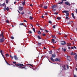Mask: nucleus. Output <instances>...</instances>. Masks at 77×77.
Listing matches in <instances>:
<instances>
[{"label": "nucleus", "mask_w": 77, "mask_h": 77, "mask_svg": "<svg viewBox=\"0 0 77 77\" xmlns=\"http://www.w3.org/2000/svg\"><path fill=\"white\" fill-rule=\"evenodd\" d=\"M71 55H74V57L75 58V60H77V54L76 53H73V52H72L71 54Z\"/></svg>", "instance_id": "obj_1"}, {"label": "nucleus", "mask_w": 77, "mask_h": 77, "mask_svg": "<svg viewBox=\"0 0 77 77\" xmlns=\"http://www.w3.org/2000/svg\"><path fill=\"white\" fill-rule=\"evenodd\" d=\"M69 11H66L65 10H64L62 12V13H65V14H66V17H68L69 16V13H68Z\"/></svg>", "instance_id": "obj_2"}, {"label": "nucleus", "mask_w": 77, "mask_h": 77, "mask_svg": "<svg viewBox=\"0 0 77 77\" xmlns=\"http://www.w3.org/2000/svg\"><path fill=\"white\" fill-rule=\"evenodd\" d=\"M15 65L18 66H20V67H21V66H24L23 64L20 63L17 64H15Z\"/></svg>", "instance_id": "obj_3"}, {"label": "nucleus", "mask_w": 77, "mask_h": 77, "mask_svg": "<svg viewBox=\"0 0 77 77\" xmlns=\"http://www.w3.org/2000/svg\"><path fill=\"white\" fill-rule=\"evenodd\" d=\"M54 60L55 62H57L58 61V62H60V59H59L58 58H57L55 59Z\"/></svg>", "instance_id": "obj_4"}, {"label": "nucleus", "mask_w": 77, "mask_h": 77, "mask_svg": "<svg viewBox=\"0 0 77 77\" xmlns=\"http://www.w3.org/2000/svg\"><path fill=\"white\" fill-rule=\"evenodd\" d=\"M62 42H63L61 43V44L62 45H66V42L64 41H62Z\"/></svg>", "instance_id": "obj_5"}, {"label": "nucleus", "mask_w": 77, "mask_h": 77, "mask_svg": "<svg viewBox=\"0 0 77 77\" xmlns=\"http://www.w3.org/2000/svg\"><path fill=\"white\" fill-rule=\"evenodd\" d=\"M65 55H66V56H67V60H70V59H71V57L70 56H68L67 54H66Z\"/></svg>", "instance_id": "obj_6"}, {"label": "nucleus", "mask_w": 77, "mask_h": 77, "mask_svg": "<svg viewBox=\"0 0 77 77\" xmlns=\"http://www.w3.org/2000/svg\"><path fill=\"white\" fill-rule=\"evenodd\" d=\"M65 4L66 5H69V6H70V4L69 2H65Z\"/></svg>", "instance_id": "obj_7"}, {"label": "nucleus", "mask_w": 77, "mask_h": 77, "mask_svg": "<svg viewBox=\"0 0 77 77\" xmlns=\"http://www.w3.org/2000/svg\"><path fill=\"white\" fill-rule=\"evenodd\" d=\"M19 9L20 11H22V10H23V7L19 6Z\"/></svg>", "instance_id": "obj_8"}, {"label": "nucleus", "mask_w": 77, "mask_h": 77, "mask_svg": "<svg viewBox=\"0 0 77 77\" xmlns=\"http://www.w3.org/2000/svg\"><path fill=\"white\" fill-rule=\"evenodd\" d=\"M4 42V38H0V42L2 43Z\"/></svg>", "instance_id": "obj_9"}, {"label": "nucleus", "mask_w": 77, "mask_h": 77, "mask_svg": "<svg viewBox=\"0 0 77 77\" xmlns=\"http://www.w3.org/2000/svg\"><path fill=\"white\" fill-rule=\"evenodd\" d=\"M3 32H2V33H1L0 34V36H1L2 37V38H4V36L3 35Z\"/></svg>", "instance_id": "obj_10"}, {"label": "nucleus", "mask_w": 77, "mask_h": 77, "mask_svg": "<svg viewBox=\"0 0 77 77\" xmlns=\"http://www.w3.org/2000/svg\"><path fill=\"white\" fill-rule=\"evenodd\" d=\"M56 7H57V5H53L52 6L51 8L52 9H54V8H56Z\"/></svg>", "instance_id": "obj_11"}, {"label": "nucleus", "mask_w": 77, "mask_h": 77, "mask_svg": "<svg viewBox=\"0 0 77 77\" xmlns=\"http://www.w3.org/2000/svg\"><path fill=\"white\" fill-rule=\"evenodd\" d=\"M51 57L53 58L55 57H56V54H52Z\"/></svg>", "instance_id": "obj_12"}, {"label": "nucleus", "mask_w": 77, "mask_h": 77, "mask_svg": "<svg viewBox=\"0 0 77 77\" xmlns=\"http://www.w3.org/2000/svg\"><path fill=\"white\" fill-rule=\"evenodd\" d=\"M14 58L15 60H18V58L16 56V55H14Z\"/></svg>", "instance_id": "obj_13"}, {"label": "nucleus", "mask_w": 77, "mask_h": 77, "mask_svg": "<svg viewBox=\"0 0 77 77\" xmlns=\"http://www.w3.org/2000/svg\"><path fill=\"white\" fill-rule=\"evenodd\" d=\"M63 3V1H62V0L61 2H59L58 3V4H60H60H62Z\"/></svg>", "instance_id": "obj_14"}, {"label": "nucleus", "mask_w": 77, "mask_h": 77, "mask_svg": "<svg viewBox=\"0 0 77 77\" xmlns=\"http://www.w3.org/2000/svg\"><path fill=\"white\" fill-rule=\"evenodd\" d=\"M72 17H73L74 19H75V17H74V14L72 13Z\"/></svg>", "instance_id": "obj_15"}, {"label": "nucleus", "mask_w": 77, "mask_h": 77, "mask_svg": "<svg viewBox=\"0 0 77 77\" xmlns=\"http://www.w3.org/2000/svg\"><path fill=\"white\" fill-rule=\"evenodd\" d=\"M24 68L25 69H27L28 68V67L27 66H24Z\"/></svg>", "instance_id": "obj_16"}, {"label": "nucleus", "mask_w": 77, "mask_h": 77, "mask_svg": "<svg viewBox=\"0 0 77 77\" xmlns=\"http://www.w3.org/2000/svg\"><path fill=\"white\" fill-rule=\"evenodd\" d=\"M5 3H4L2 4L1 3H0V6H5Z\"/></svg>", "instance_id": "obj_17"}, {"label": "nucleus", "mask_w": 77, "mask_h": 77, "mask_svg": "<svg viewBox=\"0 0 77 77\" xmlns=\"http://www.w3.org/2000/svg\"><path fill=\"white\" fill-rule=\"evenodd\" d=\"M22 4L23 6H24V5H25V4H26V2H25V1H24L22 3Z\"/></svg>", "instance_id": "obj_18"}, {"label": "nucleus", "mask_w": 77, "mask_h": 77, "mask_svg": "<svg viewBox=\"0 0 77 77\" xmlns=\"http://www.w3.org/2000/svg\"><path fill=\"white\" fill-rule=\"evenodd\" d=\"M53 53V52L51 51H50L49 52V53L50 54H52Z\"/></svg>", "instance_id": "obj_19"}, {"label": "nucleus", "mask_w": 77, "mask_h": 77, "mask_svg": "<svg viewBox=\"0 0 77 77\" xmlns=\"http://www.w3.org/2000/svg\"><path fill=\"white\" fill-rule=\"evenodd\" d=\"M51 60H52V61H53V62H54V59L52 57H51Z\"/></svg>", "instance_id": "obj_20"}, {"label": "nucleus", "mask_w": 77, "mask_h": 77, "mask_svg": "<svg viewBox=\"0 0 77 77\" xmlns=\"http://www.w3.org/2000/svg\"><path fill=\"white\" fill-rule=\"evenodd\" d=\"M37 38L38 39H41V37L39 35H38L37 36Z\"/></svg>", "instance_id": "obj_21"}, {"label": "nucleus", "mask_w": 77, "mask_h": 77, "mask_svg": "<svg viewBox=\"0 0 77 77\" xmlns=\"http://www.w3.org/2000/svg\"><path fill=\"white\" fill-rule=\"evenodd\" d=\"M29 19L30 20H33V17L32 16H30L29 17Z\"/></svg>", "instance_id": "obj_22"}, {"label": "nucleus", "mask_w": 77, "mask_h": 77, "mask_svg": "<svg viewBox=\"0 0 77 77\" xmlns=\"http://www.w3.org/2000/svg\"><path fill=\"white\" fill-rule=\"evenodd\" d=\"M38 35H40V34H41V32L40 31H38Z\"/></svg>", "instance_id": "obj_23"}, {"label": "nucleus", "mask_w": 77, "mask_h": 77, "mask_svg": "<svg viewBox=\"0 0 77 77\" xmlns=\"http://www.w3.org/2000/svg\"><path fill=\"white\" fill-rule=\"evenodd\" d=\"M27 65H30V66H32V67L33 68V66L32 65L30 64H27Z\"/></svg>", "instance_id": "obj_24"}, {"label": "nucleus", "mask_w": 77, "mask_h": 77, "mask_svg": "<svg viewBox=\"0 0 77 77\" xmlns=\"http://www.w3.org/2000/svg\"><path fill=\"white\" fill-rule=\"evenodd\" d=\"M57 20H60V19H61V17H57Z\"/></svg>", "instance_id": "obj_25"}, {"label": "nucleus", "mask_w": 77, "mask_h": 77, "mask_svg": "<svg viewBox=\"0 0 77 77\" xmlns=\"http://www.w3.org/2000/svg\"><path fill=\"white\" fill-rule=\"evenodd\" d=\"M6 22L7 23H8V24L9 23V22L8 21V20H6Z\"/></svg>", "instance_id": "obj_26"}, {"label": "nucleus", "mask_w": 77, "mask_h": 77, "mask_svg": "<svg viewBox=\"0 0 77 77\" xmlns=\"http://www.w3.org/2000/svg\"><path fill=\"white\" fill-rule=\"evenodd\" d=\"M1 54L2 56V57H3V58L4 59V60H5V56H4V55H3V54Z\"/></svg>", "instance_id": "obj_27"}, {"label": "nucleus", "mask_w": 77, "mask_h": 77, "mask_svg": "<svg viewBox=\"0 0 77 77\" xmlns=\"http://www.w3.org/2000/svg\"><path fill=\"white\" fill-rule=\"evenodd\" d=\"M47 6H44V9H47Z\"/></svg>", "instance_id": "obj_28"}, {"label": "nucleus", "mask_w": 77, "mask_h": 77, "mask_svg": "<svg viewBox=\"0 0 77 77\" xmlns=\"http://www.w3.org/2000/svg\"><path fill=\"white\" fill-rule=\"evenodd\" d=\"M0 52L1 53V54H3V51H2V50H1V51H0Z\"/></svg>", "instance_id": "obj_29"}, {"label": "nucleus", "mask_w": 77, "mask_h": 77, "mask_svg": "<svg viewBox=\"0 0 77 77\" xmlns=\"http://www.w3.org/2000/svg\"><path fill=\"white\" fill-rule=\"evenodd\" d=\"M10 56L11 57V58L12 59H13V58H14V57L12 56L11 55H10Z\"/></svg>", "instance_id": "obj_30"}, {"label": "nucleus", "mask_w": 77, "mask_h": 77, "mask_svg": "<svg viewBox=\"0 0 77 77\" xmlns=\"http://www.w3.org/2000/svg\"><path fill=\"white\" fill-rule=\"evenodd\" d=\"M38 45H41V43L38 42Z\"/></svg>", "instance_id": "obj_31"}, {"label": "nucleus", "mask_w": 77, "mask_h": 77, "mask_svg": "<svg viewBox=\"0 0 77 77\" xmlns=\"http://www.w3.org/2000/svg\"><path fill=\"white\" fill-rule=\"evenodd\" d=\"M9 7H7V8H6V10L7 11H9Z\"/></svg>", "instance_id": "obj_32"}, {"label": "nucleus", "mask_w": 77, "mask_h": 77, "mask_svg": "<svg viewBox=\"0 0 77 77\" xmlns=\"http://www.w3.org/2000/svg\"><path fill=\"white\" fill-rule=\"evenodd\" d=\"M20 26H23L24 25V23H20V24H19Z\"/></svg>", "instance_id": "obj_33"}, {"label": "nucleus", "mask_w": 77, "mask_h": 77, "mask_svg": "<svg viewBox=\"0 0 77 77\" xmlns=\"http://www.w3.org/2000/svg\"><path fill=\"white\" fill-rule=\"evenodd\" d=\"M32 30H33V31H34V32H35V28H33L32 29Z\"/></svg>", "instance_id": "obj_34"}, {"label": "nucleus", "mask_w": 77, "mask_h": 77, "mask_svg": "<svg viewBox=\"0 0 77 77\" xmlns=\"http://www.w3.org/2000/svg\"><path fill=\"white\" fill-rule=\"evenodd\" d=\"M48 23H50V24H51L52 23V22L50 20L49 21Z\"/></svg>", "instance_id": "obj_35"}, {"label": "nucleus", "mask_w": 77, "mask_h": 77, "mask_svg": "<svg viewBox=\"0 0 77 77\" xmlns=\"http://www.w3.org/2000/svg\"><path fill=\"white\" fill-rule=\"evenodd\" d=\"M67 46H68V47H70V44H69L68 43H67Z\"/></svg>", "instance_id": "obj_36"}, {"label": "nucleus", "mask_w": 77, "mask_h": 77, "mask_svg": "<svg viewBox=\"0 0 77 77\" xmlns=\"http://www.w3.org/2000/svg\"><path fill=\"white\" fill-rule=\"evenodd\" d=\"M6 57H8V56H9V54H6Z\"/></svg>", "instance_id": "obj_37"}, {"label": "nucleus", "mask_w": 77, "mask_h": 77, "mask_svg": "<svg viewBox=\"0 0 77 77\" xmlns=\"http://www.w3.org/2000/svg\"><path fill=\"white\" fill-rule=\"evenodd\" d=\"M29 31V32L30 34L31 33H32V31Z\"/></svg>", "instance_id": "obj_38"}, {"label": "nucleus", "mask_w": 77, "mask_h": 77, "mask_svg": "<svg viewBox=\"0 0 77 77\" xmlns=\"http://www.w3.org/2000/svg\"><path fill=\"white\" fill-rule=\"evenodd\" d=\"M42 35L43 36H45L46 35V34H42Z\"/></svg>", "instance_id": "obj_39"}, {"label": "nucleus", "mask_w": 77, "mask_h": 77, "mask_svg": "<svg viewBox=\"0 0 77 77\" xmlns=\"http://www.w3.org/2000/svg\"><path fill=\"white\" fill-rule=\"evenodd\" d=\"M53 29H55L56 28V26L54 25L53 26Z\"/></svg>", "instance_id": "obj_40"}, {"label": "nucleus", "mask_w": 77, "mask_h": 77, "mask_svg": "<svg viewBox=\"0 0 77 77\" xmlns=\"http://www.w3.org/2000/svg\"><path fill=\"white\" fill-rule=\"evenodd\" d=\"M56 9H52V11H56Z\"/></svg>", "instance_id": "obj_41"}, {"label": "nucleus", "mask_w": 77, "mask_h": 77, "mask_svg": "<svg viewBox=\"0 0 77 77\" xmlns=\"http://www.w3.org/2000/svg\"><path fill=\"white\" fill-rule=\"evenodd\" d=\"M54 14H55V15H57V14H58V13H54Z\"/></svg>", "instance_id": "obj_42"}, {"label": "nucleus", "mask_w": 77, "mask_h": 77, "mask_svg": "<svg viewBox=\"0 0 77 77\" xmlns=\"http://www.w3.org/2000/svg\"><path fill=\"white\" fill-rule=\"evenodd\" d=\"M66 20H68L69 19V18L68 17H66Z\"/></svg>", "instance_id": "obj_43"}, {"label": "nucleus", "mask_w": 77, "mask_h": 77, "mask_svg": "<svg viewBox=\"0 0 77 77\" xmlns=\"http://www.w3.org/2000/svg\"><path fill=\"white\" fill-rule=\"evenodd\" d=\"M40 8H42V4L40 5Z\"/></svg>", "instance_id": "obj_44"}, {"label": "nucleus", "mask_w": 77, "mask_h": 77, "mask_svg": "<svg viewBox=\"0 0 77 77\" xmlns=\"http://www.w3.org/2000/svg\"><path fill=\"white\" fill-rule=\"evenodd\" d=\"M40 30H42V31H43V30H44V29H42L41 28H40Z\"/></svg>", "instance_id": "obj_45"}, {"label": "nucleus", "mask_w": 77, "mask_h": 77, "mask_svg": "<svg viewBox=\"0 0 77 77\" xmlns=\"http://www.w3.org/2000/svg\"><path fill=\"white\" fill-rule=\"evenodd\" d=\"M68 24H71V22H68Z\"/></svg>", "instance_id": "obj_46"}, {"label": "nucleus", "mask_w": 77, "mask_h": 77, "mask_svg": "<svg viewBox=\"0 0 77 77\" xmlns=\"http://www.w3.org/2000/svg\"><path fill=\"white\" fill-rule=\"evenodd\" d=\"M45 31L46 33H48V31L47 29L45 30Z\"/></svg>", "instance_id": "obj_47"}, {"label": "nucleus", "mask_w": 77, "mask_h": 77, "mask_svg": "<svg viewBox=\"0 0 77 77\" xmlns=\"http://www.w3.org/2000/svg\"><path fill=\"white\" fill-rule=\"evenodd\" d=\"M63 69H64V70H66V67H65L64 68H63Z\"/></svg>", "instance_id": "obj_48"}, {"label": "nucleus", "mask_w": 77, "mask_h": 77, "mask_svg": "<svg viewBox=\"0 0 77 77\" xmlns=\"http://www.w3.org/2000/svg\"><path fill=\"white\" fill-rule=\"evenodd\" d=\"M63 68H65V65H63L62 66Z\"/></svg>", "instance_id": "obj_49"}, {"label": "nucleus", "mask_w": 77, "mask_h": 77, "mask_svg": "<svg viewBox=\"0 0 77 77\" xmlns=\"http://www.w3.org/2000/svg\"><path fill=\"white\" fill-rule=\"evenodd\" d=\"M52 37L54 38H56V37L54 35H52Z\"/></svg>", "instance_id": "obj_50"}, {"label": "nucleus", "mask_w": 77, "mask_h": 77, "mask_svg": "<svg viewBox=\"0 0 77 77\" xmlns=\"http://www.w3.org/2000/svg\"><path fill=\"white\" fill-rule=\"evenodd\" d=\"M11 38L12 39H14V38L13 36H12V37H11Z\"/></svg>", "instance_id": "obj_51"}, {"label": "nucleus", "mask_w": 77, "mask_h": 77, "mask_svg": "<svg viewBox=\"0 0 77 77\" xmlns=\"http://www.w3.org/2000/svg\"><path fill=\"white\" fill-rule=\"evenodd\" d=\"M9 2V1H8V0H6V3L8 4V2Z\"/></svg>", "instance_id": "obj_52"}, {"label": "nucleus", "mask_w": 77, "mask_h": 77, "mask_svg": "<svg viewBox=\"0 0 77 77\" xmlns=\"http://www.w3.org/2000/svg\"><path fill=\"white\" fill-rule=\"evenodd\" d=\"M57 33L59 35H61V33H60V32H58Z\"/></svg>", "instance_id": "obj_53"}, {"label": "nucleus", "mask_w": 77, "mask_h": 77, "mask_svg": "<svg viewBox=\"0 0 77 77\" xmlns=\"http://www.w3.org/2000/svg\"><path fill=\"white\" fill-rule=\"evenodd\" d=\"M51 41H52L53 42H54V39H52Z\"/></svg>", "instance_id": "obj_54"}, {"label": "nucleus", "mask_w": 77, "mask_h": 77, "mask_svg": "<svg viewBox=\"0 0 77 77\" xmlns=\"http://www.w3.org/2000/svg\"><path fill=\"white\" fill-rule=\"evenodd\" d=\"M13 63H14V64H16L17 63V62H16L14 61L13 62Z\"/></svg>", "instance_id": "obj_55"}, {"label": "nucleus", "mask_w": 77, "mask_h": 77, "mask_svg": "<svg viewBox=\"0 0 77 77\" xmlns=\"http://www.w3.org/2000/svg\"><path fill=\"white\" fill-rule=\"evenodd\" d=\"M73 48H74L75 49H77V48H76V47H75V46H74Z\"/></svg>", "instance_id": "obj_56"}, {"label": "nucleus", "mask_w": 77, "mask_h": 77, "mask_svg": "<svg viewBox=\"0 0 77 77\" xmlns=\"http://www.w3.org/2000/svg\"><path fill=\"white\" fill-rule=\"evenodd\" d=\"M23 21H24V22H26V23H27V21H26V20H24Z\"/></svg>", "instance_id": "obj_57"}, {"label": "nucleus", "mask_w": 77, "mask_h": 77, "mask_svg": "<svg viewBox=\"0 0 77 77\" xmlns=\"http://www.w3.org/2000/svg\"><path fill=\"white\" fill-rule=\"evenodd\" d=\"M24 67H20L21 69H23V68H24Z\"/></svg>", "instance_id": "obj_58"}, {"label": "nucleus", "mask_w": 77, "mask_h": 77, "mask_svg": "<svg viewBox=\"0 0 77 77\" xmlns=\"http://www.w3.org/2000/svg\"><path fill=\"white\" fill-rule=\"evenodd\" d=\"M21 15H23V14H24V12H22V13H21Z\"/></svg>", "instance_id": "obj_59"}, {"label": "nucleus", "mask_w": 77, "mask_h": 77, "mask_svg": "<svg viewBox=\"0 0 77 77\" xmlns=\"http://www.w3.org/2000/svg\"><path fill=\"white\" fill-rule=\"evenodd\" d=\"M45 14L46 15H48V13H45Z\"/></svg>", "instance_id": "obj_60"}, {"label": "nucleus", "mask_w": 77, "mask_h": 77, "mask_svg": "<svg viewBox=\"0 0 77 77\" xmlns=\"http://www.w3.org/2000/svg\"><path fill=\"white\" fill-rule=\"evenodd\" d=\"M64 52H65V51H66V49L65 48L64 49Z\"/></svg>", "instance_id": "obj_61"}, {"label": "nucleus", "mask_w": 77, "mask_h": 77, "mask_svg": "<svg viewBox=\"0 0 77 77\" xmlns=\"http://www.w3.org/2000/svg\"><path fill=\"white\" fill-rule=\"evenodd\" d=\"M71 49H74V47H71Z\"/></svg>", "instance_id": "obj_62"}, {"label": "nucleus", "mask_w": 77, "mask_h": 77, "mask_svg": "<svg viewBox=\"0 0 77 77\" xmlns=\"http://www.w3.org/2000/svg\"><path fill=\"white\" fill-rule=\"evenodd\" d=\"M42 18H44V16H42Z\"/></svg>", "instance_id": "obj_63"}, {"label": "nucleus", "mask_w": 77, "mask_h": 77, "mask_svg": "<svg viewBox=\"0 0 77 77\" xmlns=\"http://www.w3.org/2000/svg\"><path fill=\"white\" fill-rule=\"evenodd\" d=\"M75 12H76V13H77V9H76Z\"/></svg>", "instance_id": "obj_64"}]
</instances>
